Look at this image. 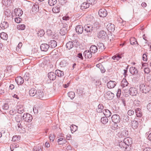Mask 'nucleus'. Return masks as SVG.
<instances>
[{"label":"nucleus","mask_w":151,"mask_h":151,"mask_svg":"<svg viewBox=\"0 0 151 151\" xmlns=\"http://www.w3.org/2000/svg\"><path fill=\"white\" fill-rule=\"evenodd\" d=\"M140 90L143 93H146L150 90V87L145 83H141L140 85Z\"/></svg>","instance_id":"f257e3e1"},{"label":"nucleus","mask_w":151,"mask_h":151,"mask_svg":"<svg viewBox=\"0 0 151 151\" xmlns=\"http://www.w3.org/2000/svg\"><path fill=\"white\" fill-rule=\"evenodd\" d=\"M22 118L24 121L28 122H31L33 119L32 116L28 113L24 114L22 116Z\"/></svg>","instance_id":"f03ea898"},{"label":"nucleus","mask_w":151,"mask_h":151,"mask_svg":"<svg viewBox=\"0 0 151 151\" xmlns=\"http://www.w3.org/2000/svg\"><path fill=\"white\" fill-rule=\"evenodd\" d=\"M78 45L77 41L75 40L73 41H69L67 42L66 45V47L69 50H70L74 47H76Z\"/></svg>","instance_id":"7ed1b4c3"},{"label":"nucleus","mask_w":151,"mask_h":151,"mask_svg":"<svg viewBox=\"0 0 151 151\" xmlns=\"http://www.w3.org/2000/svg\"><path fill=\"white\" fill-rule=\"evenodd\" d=\"M84 31L88 34V35H90L92 31H93L92 25L90 24H87L84 26Z\"/></svg>","instance_id":"20e7f679"},{"label":"nucleus","mask_w":151,"mask_h":151,"mask_svg":"<svg viewBox=\"0 0 151 151\" xmlns=\"http://www.w3.org/2000/svg\"><path fill=\"white\" fill-rule=\"evenodd\" d=\"M107 34L105 32L101 30L97 34V37L100 39L105 40Z\"/></svg>","instance_id":"39448f33"},{"label":"nucleus","mask_w":151,"mask_h":151,"mask_svg":"<svg viewBox=\"0 0 151 151\" xmlns=\"http://www.w3.org/2000/svg\"><path fill=\"white\" fill-rule=\"evenodd\" d=\"M128 131L125 129H123L120 133H119L118 136L120 138H123L127 137L128 135Z\"/></svg>","instance_id":"423d86ee"},{"label":"nucleus","mask_w":151,"mask_h":151,"mask_svg":"<svg viewBox=\"0 0 151 151\" xmlns=\"http://www.w3.org/2000/svg\"><path fill=\"white\" fill-rule=\"evenodd\" d=\"M111 119L112 121L115 123H118L120 121V116L116 114L113 115L111 117Z\"/></svg>","instance_id":"0eeeda50"},{"label":"nucleus","mask_w":151,"mask_h":151,"mask_svg":"<svg viewBox=\"0 0 151 151\" xmlns=\"http://www.w3.org/2000/svg\"><path fill=\"white\" fill-rule=\"evenodd\" d=\"M98 13L99 16L102 17H106L107 14L106 10L104 9H100L99 10Z\"/></svg>","instance_id":"6e6552de"},{"label":"nucleus","mask_w":151,"mask_h":151,"mask_svg":"<svg viewBox=\"0 0 151 151\" xmlns=\"http://www.w3.org/2000/svg\"><path fill=\"white\" fill-rule=\"evenodd\" d=\"M104 96L108 100H111L114 97V94L110 91H108L104 94Z\"/></svg>","instance_id":"1a4fd4ad"},{"label":"nucleus","mask_w":151,"mask_h":151,"mask_svg":"<svg viewBox=\"0 0 151 151\" xmlns=\"http://www.w3.org/2000/svg\"><path fill=\"white\" fill-rule=\"evenodd\" d=\"M129 94L131 96H135L137 94V90L136 88L134 87L130 88L129 90Z\"/></svg>","instance_id":"9d476101"},{"label":"nucleus","mask_w":151,"mask_h":151,"mask_svg":"<svg viewBox=\"0 0 151 151\" xmlns=\"http://www.w3.org/2000/svg\"><path fill=\"white\" fill-rule=\"evenodd\" d=\"M44 93L42 91L40 90H38L36 94L35 97L41 99L44 97Z\"/></svg>","instance_id":"9b49d317"},{"label":"nucleus","mask_w":151,"mask_h":151,"mask_svg":"<svg viewBox=\"0 0 151 151\" xmlns=\"http://www.w3.org/2000/svg\"><path fill=\"white\" fill-rule=\"evenodd\" d=\"M106 27L108 30L110 32H113L115 30V26L111 23H108Z\"/></svg>","instance_id":"f8f14e48"},{"label":"nucleus","mask_w":151,"mask_h":151,"mask_svg":"<svg viewBox=\"0 0 151 151\" xmlns=\"http://www.w3.org/2000/svg\"><path fill=\"white\" fill-rule=\"evenodd\" d=\"M137 118H135L131 121V124L132 127L134 129H137L138 126V123L136 120Z\"/></svg>","instance_id":"ddd939ff"},{"label":"nucleus","mask_w":151,"mask_h":151,"mask_svg":"<svg viewBox=\"0 0 151 151\" xmlns=\"http://www.w3.org/2000/svg\"><path fill=\"white\" fill-rule=\"evenodd\" d=\"M40 47L42 51L46 52L48 50L50 47L48 44L46 43H43L41 45Z\"/></svg>","instance_id":"4468645a"},{"label":"nucleus","mask_w":151,"mask_h":151,"mask_svg":"<svg viewBox=\"0 0 151 151\" xmlns=\"http://www.w3.org/2000/svg\"><path fill=\"white\" fill-rule=\"evenodd\" d=\"M124 141L127 147L130 145L132 143V139L130 137H126L124 139Z\"/></svg>","instance_id":"2eb2a0df"},{"label":"nucleus","mask_w":151,"mask_h":151,"mask_svg":"<svg viewBox=\"0 0 151 151\" xmlns=\"http://www.w3.org/2000/svg\"><path fill=\"white\" fill-rule=\"evenodd\" d=\"M14 13L16 16L21 17L23 14L22 10L20 8H15L14 10Z\"/></svg>","instance_id":"dca6fc26"},{"label":"nucleus","mask_w":151,"mask_h":151,"mask_svg":"<svg viewBox=\"0 0 151 151\" xmlns=\"http://www.w3.org/2000/svg\"><path fill=\"white\" fill-rule=\"evenodd\" d=\"M97 45L99 52L103 51L105 48L104 45L102 42H99Z\"/></svg>","instance_id":"f3484780"},{"label":"nucleus","mask_w":151,"mask_h":151,"mask_svg":"<svg viewBox=\"0 0 151 151\" xmlns=\"http://www.w3.org/2000/svg\"><path fill=\"white\" fill-rule=\"evenodd\" d=\"M75 30L77 33L81 34L83 31V28L81 25H78L76 27Z\"/></svg>","instance_id":"a211bd4d"},{"label":"nucleus","mask_w":151,"mask_h":151,"mask_svg":"<svg viewBox=\"0 0 151 151\" xmlns=\"http://www.w3.org/2000/svg\"><path fill=\"white\" fill-rule=\"evenodd\" d=\"M116 83L113 81H110L107 84V86L108 88H114L116 85Z\"/></svg>","instance_id":"6ab92c4d"},{"label":"nucleus","mask_w":151,"mask_h":151,"mask_svg":"<svg viewBox=\"0 0 151 151\" xmlns=\"http://www.w3.org/2000/svg\"><path fill=\"white\" fill-rule=\"evenodd\" d=\"M83 55L86 58H90L92 57V53L89 50H86L83 53Z\"/></svg>","instance_id":"aec40b11"},{"label":"nucleus","mask_w":151,"mask_h":151,"mask_svg":"<svg viewBox=\"0 0 151 151\" xmlns=\"http://www.w3.org/2000/svg\"><path fill=\"white\" fill-rule=\"evenodd\" d=\"M48 78L51 80L53 81L56 78V74L53 72H50L48 73Z\"/></svg>","instance_id":"412c9836"},{"label":"nucleus","mask_w":151,"mask_h":151,"mask_svg":"<svg viewBox=\"0 0 151 151\" xmlns=\"http://www.w3.org/2000/svg\"><path fill=\"white\" fill-rule=\"evenodd\" d=\"M49 47L52 48H54L57 46V42L54 40H50L49 42Z\"/></svg>","instance_id":"4be33fe9"},{"label":"nucleus","mask_w":151,"mask_h":151,"mask_svg":"<svg viewBox=\"0 0 151 151\" xmlns=\"http://www.w3.org/2000/svg\"><path fill=\"white\" fill-rule=\"evenodd\" d=\"M122 54H117L116 55L113 56L112 58L115 60V62H116L118 61L120 59L122 58Z\"/></svg>","instance_id":"5701e85b"},{"label":"nucleus","mask_w":151,"mask_h":151,"mask_svg":"<svg viewBox=\"0 0 151 151\" xmlns=\"http://www.w3.org/2000/svg\"><path fill=\"white\" fill-rule=\"evenodd\" d=\"M138 71L137 69L135 67H132L129 68V72L132 75L137 74L138 73Z\"/></svg>","instance_id":"b1692460"},{"label":"nucleus","mask_w":151,"mask_h":151,"mask_svg":"<svg viewBox=\"0 0 151 151\" xmlns=\"http://www.w3.org/2000/svg\"><path fill=\"white\" fill-rule=\"evenodd\" d=\"M17 112L19 114L23 113L24 110L22 105H18L17 107Z\"/></svg>","instance_id":"393cba45"},{"label":"nucleus","mask_w":151,"mask_h":151,"mask_svg":"<svg viewBox=\"0 0 151 151\" xmlns=\"http://www.w3.org/2000/svg\"><path fill=\"white\" fill-rule=\"evenodd\" d=\"M15 81L18 85L22 84L24 82L23 79L21 76L18 77L16 78Z\"/></svg>","instance_id":"a878e982"},{"label":"nucleus","mask_w":151,"mask_h":151,"mask_svg":"<svg viewBox=\"0 0 151 151\" xmlns=\"http://www.w3.org/2000/svg\"><path fill=\"white\" fill-rule=\"evenodd\" d=\"M142 110L140 109L137 108L135 110V112L137 117H141L142 115Z\"/></svg>","instance_id":"bb28decb"},{"label":"nucleus","mask_w":151,"mask_h":151,"mask_svg":"<svg viewBox=\"0 0 151 151\" xmlns=\"http://www.w3.org/2000/svg\"><path fill=\"white\" fill-rule=\"evenodd\" d=\"M89 50L92 53H94L97 52L98 48L96 45H92L90 47Z\"/></svg>","instance_id":"cd10ccee"},{"label":"nucleus","mask_w":151,"mask_h":151,"mask_svg":"<svg viewBox=\"0 0 151 151\" xmlns=\"http://www.w3.org/2000/svg\"><path fill=\"white\" fill-rule=\"evenodd\" d=\"M37 91L34 88L31 89L29 91V95L31 96L35 97Z\"/></svg>","instance_id":"c85d7f7f"},{"label":"nucleus","mask_w":151,"mask_h":151,"mask_svg":"<svg viewBox=\"0 0 151 151\" xmlns=\"http://www.w3.org/2000/svg\"><path fill=\"white\" fill-rule=\"evenodd\" d=\"M89 6V4L87 2H84L81 4V10H83L84 9H86L88 8Z\"/></svg>","instance_id":"c756f323"},{"label":"nucleus","mask_w":151,"mask_h":151,"mask_svg":"<svg viewBox=\"0 0 151 151\" xmlns=\"http://www.w3.org/2000/svg\"><path fill=\"white\" fill-rule=\"evenodd\" d=\"M128 84L129 83L126 80V78H124L122 80L121 82V86H122V88H124L127 86Z\"/></svg>","instance_id":"7c9ffc66"},{"label":"nucleus","mask_w":151,"mask_h":151,"mask_svg":"<svg viewBox=\"0 0 151 151\" xmlns=\"http://www.w3.org/2000/svg\"><path fill=\"white\" fill-rule=\"evenodd\" d=\"M103 112L104 115L107 117H110L111 114L110 111L107 109H104L103 110Z\"/></svg>","instance_id":"2f4dec72"},{"label":"nucleus","mask_w":151,"mask_h":151,"mask_svg":"<svg viewBox=\"0 0 151 151\" xmlns=\"http://www.w3.org/2000/svg\"><path fill=\"white\" fill-rule=\"evenodd\" d=\"M118 145L120 148L124 149V150L126 149L127 148L124 140L123 142L122 141L119 142Z\"/></svg>","instance_id":"473e14b6"},{"label":"nucleus","mask_w":151,"mask_h":151,"mask_svg":"<svg viewBox=\"0 0 151 151\" xmlns=\"http://www.w3.org/2000/svg\"><path fill=\"white\" fill-rule=\"evenodd\" d=\"M55 73L56 74V76L58 77H60L64 75L63 72L59 70H56Z\"/></svg>","instance_id":"72a5a7b5"},{"label":"nucleus","mask_w":151,"mask_h":151,"mask_svg":"<svg viewBox=\"0 0 151 151\" xmlns=\"http://www.w3.org/2000/svg\"><path fill=\"white\" fill-rule=\"evenodd\" d=\"M39 8V6L38 5H33L32 7V11L34 13H36L38 11Z\"/></svg>","instance_id":"f704fd0d"},{"label":"nucleus","mask_w":151,"mask_h":151,"mask_svg":"<svg viewBox=\"0 0 151 151\" xmlns=\"http://www.w3.org/2000/svg\"><path fill=\"white\" fill-rule=\"evenodd\" d=\"M14 117L16 121L17 122H20L22 120V117L21 114H16Z\"/></svg>","instance_id":"c9c22d12"},{"label":"nucleus","mask_w":151,"mask_h":151,"mask_svg":"<svg viewBox=\"0 0 151 151\" xmlns=\"http://www.w3.org/2000/svg\"><path fill=\"white\" fill-rule=\"evenodd\" d=\"M45 34L44 31L43 29H41L38 31L37 34L38 37H41L44 35Z\"/></svg>","instance_id":"e433bc0d"},{"label":"nucleus","mask_w":151,"mask_h":151,"mask_svg":"<svg viewBox=\"0 0 151 151\" xmlns=\"http://www.w3.org/2000/svg\"><path fill=\"white\" fill-rule=\"evenodd\" d=\"M0 37L3 40H6L8 38L7 35L5 32H3L0 34Z\"/></svg>","instance_id":"4c0bfd02"},{"label":"nucleus","mask_w":151,"mask_h":151,"mask_svg":"<svg viewBox=\"0 0 151 151\" xmlns=\"http://www.w3.org/2000/svg\"><path fill=\"white\" fill-rule=\"evenodd\" d=\"M104 109V106L102 104H99L98 106V108L96 109L97 112L101 113L102 112Z\"/></svg>","instance_id":"58836bf2"},{"label":"nucleus","mask_w":151,"mask_h":151,"mask_svg":"<svg viewBox=\"0 0 151 151\" xmlns=\"http://www.w3.org/2000/svg\"><path fill=\"white\" fill-rule=\"evenodd\" d=\"M0 26L4 29L6 28L9 26L8 23L6 22H4L0 25Z\"/></svg>","instance_id":"ea45409f"},{"label":"nucleus","mask_w":151,"mask_h":151,"mask_svg":"<svg viewBox=\"0 0 151 151\" xmlns=\"http://www.w3.org/2000/svg\"><path fill=\"white\" fill-rule=\"evenodd\" d=\"M92 26L93 28V31H96L97 29H99L100 27V25L96 22L94 23Z\"/></svg>","instance_id":"a19ab883"},{"label":"nucleus","mask_w":151,"mask_h":151,"mask_svg":"<svg viewBox=\"0 0 151 151\" xmlns=\"http://www.w3.org/2000/svg\"><path fill=\"white\" fill-rule=\"evenodd\" d=\"M67 32V29L65 27H63L60 29V33L61 35H65Z\"/></svg>","instance_id":"79ce46f5"},{"label":"nucleus","mask_w":151,"mask_h":151,"mask_svg":"<svg viewBox=\"0 0 151 151\" xmlns=\"http://www.w3.org/2000/svg\"><path fill=\"white\" fill-rule=\"evenodd\" d=\"M122 119L125 122H128L129 120V116L126 114H124L122 116Z\"/></svg>","instance_id":"37998d69"},{"label":"nucleus","mask_w":151,"mask_h":151,"mask_svg":"<svg viewBox=\"0 0 151 151\" xmlns=\"http://www.w3.org/2000/svg\"><path fill=\"white\" fill-rule=\"evenodd\" d=\"M60 7L59 6H57L53 7L52 9V11L55 13H58L60 12Z\"/></svg>","instance_id":"c03bdc74"},{"label":"nucleus","mask_w":151,"mask_h":151,"mask_svg":"<svg viewBox=\"0 0 151 151\" xmlns=\"http://www.w3.org/2000/svg\"><path fill=\"white\" fill-rule=\"evenodd\" d=\"M57 0H48V3L51 6H54L57 3Z\"/></svg>","instance_id":"a18cd8bd"},{"label":"nucleus","mask_w":151,"mask_h":151,"mask_svg":"<svg viewBox=\"0 0 151 151\" xmlns=\"http://www.w3.org/2000/svg\"><path fill=\"white\" fill-rule=\"evenodd\" d=\"M17 28L19 30H23L25 28V25L23 24H18L17 25Z\"/></svg>","instance_id":"49530a36"},{"label":"nucleus","mask_w":151,"mask_h":151,"mask_svg":"<svg viewBox=\"0 0 151 151\" xmlns=\"http://www.w3.org/2000/svg\"><path fill=\"white\" fill-rule=\"evenodd\" d=\"M142 69L144 70L145 73L146 74H149L150 71V68L148 67H146L144 68L142 67Z\"/></svg>","instance_id":"de8ad7c7"},{"label":"nucleus","mask_w":151,"mask_h":151,"mask_svg":"<svg viewBox=\"0 0 151 151\" xmlns=\"http://www.w3.org/2000/svg\"><path fill=\"white\" fill-rule=\"evenodd\" d=\"M107 117L106 116L103 117L101 118V121L103 124H106L108 122V119Z\"/></svg>","instance_id":"09e8293b"},{"label":"nucleus","mask_w":151,"mask_h":151,"mask_svg":"<svg viewBox=\"0 0 151 151\" xmlns=\"http://www.w3.org/2000/svg\"><path fill=\"white\" fill-rule=\"evenodd\" d=\"M68 95L69 97L72 99L74 98L75 96V94L73 92H69L68 93Z\"/></svg>","instance_id":"8fccbe9b"},{"label":"nucleus","mask_w":151,"mask_h":151,"mask_svg":"<svg viewBox=\"0 0 151 151\" xmlns=\"http://www.w3.org/2000/svg\"><path fill=\"white\" fill-rule=\"evenodd\" d=\"M130 43L132 45L137 44V42L136 39L134 38H132L130 39Z\"/></svg>","instance_id":"3c124183"},{"label":"nucleus","mask_w":151,"mask_h":151,"mask_svg":"<svg viewBox=\"0 0 151 151\" xmlns=\"http://www.w3.org/2000/svg\"><path fill=\"white\" fill-rule=\"evenodd\" d=\"M67 63L66 60H63L60 63V65L61 67H64L66 65Z\"/></svg>","instance_id":"603ef678"},{"label":"nucleus","mask_w":151,"mask_h":151,"mask_svg":"<svg viewBox=\"0 0 151 151\" xmlns=\"http://www.w3.org/2000/svg\"><path fill=\"white\" fill-rule=\"evenodd\" d=\"M20 138V136H14L12 139V141L13 142L17 141H18Z\"/></svg>","instance_id":"864d4df0"},{"label":"nucleus","mask_w":151,"mask_h":151,"mask_svg":"<svg viewBox=\"0 0 151 151\" xmlns=\"http://www.w3.org/2000/svg\"><path fill=\"white\" fill-rule=\"evenodd\" d=\"M71 130L73 132H75L78 129V127L74 125H72L70 127Z\"/></svg>","instance_id":"5fc2aeb1"},{"label":"nucleus","mask_w":151,"mask_h":151,"mask_svg":"<svg viewBox=\"0 0 151 151\" xmlns=\"http://www.w3.org/2000/svg\"><path fill=\"white\" fill-rule=\"evenodd\" d=\"M55 138V136L54 134H50L49 136V138L50 140L53 142Z\"/></svg>","instance_id":"6e6d98bb"},{"label":"nucleus","mask_w":151,"mask_h":151,"mask_svg":"<svg viewBox=\"0 0 151 151\" xmlns=\"http://www.w3.org/2000/svg\"><path fill=\"white\" fill-rule=\"evenodd\" d=\"M46 33L49 36H52L53 35V33L50 29H47L46 31Z\"/></svg>","instance_id":"4d7b16f0"},{"label":"nucleus","mask_w":151,"mask_h":151,"mask_svg":"<svg viewBox=\"0 0 151 151\" xmlns=\"http://www.w3.org/2000/svg\"><path fill=\"white\" fill-rule=\"evenodd\" d=\"M22 20L21 18L19 17H17L15 18L14 20L17 23H19Z\"/></svg>","instance_id":"13d9d810"},{"label":"nucleus","mask_w":151,"mask_h":151,"mask_svg":"<svg viewBox=\"0 0 151 151\" xmlns=\"http://www.w3.org/2000/svg\"><path fill=\"white\" fill-rule=\"evenodd\" d=\"M33 151H42V149L41 147H34L33 149Z\"/></svg>","instance_id":"bf43d9fd"},{"label":"nucleus","mask_w":151,"mask_h":151,"mask_svg":"<svg viewBox=\"0 0 151 151\" xmlns=\"http://www.w3.org/2000/svg\"><path fill=\"white\" fill-rule=\"evenodd\" d=\"M95 84L96 86H98L100 87L101 86V82L100 81L98 80L96 82Z\"/></svg>","instance_id":"052dcab7"},{"label":"nucleus","mask_w":151,"mask_h":151,"mask_svg":"<svg viewBox=\"0 0 151 151\" xmlns=\"http://www.w3.org/2000/svg\"><path fill=\"white\" fill-rule=\"evenodd\" d=\"M3 109L4 110H7L9 108V106L8 104L5 103L3 106Z\"/></svg>","instance_id":"680f3d73"},{"label":"nucleus","mask_w":151,"mask_h":151,"mask_svg":"<svg viewBox=\"0 0 151 151\" xmlns=\"http://www.w3.org/2000/svg\"><path fill=\"white\" fill-rule=\"evenodd\" d=\"M121 93V91L120 89H119L116 93V96L118 98L120 97Z\"/></svg>","instance_id":"e2e57ef3"},{"label":"nucleus","mask_w":151,"mask_h":151,"mask_svg":"<svg viewBox=\"0 0 151 151\" xmlns=\"http://www.w3.org/2000/svg\"><path fill=\"white\" fill-rule=\"evenodd\" d=\"M87 1L89 3V4H93L96 3L95 0H87Z\"/></svg>","instance_id":"0e129e2a"},{"label":"nucleus","mask_w":151,"mask_h":151,"mask_svg":"<svg viewBox=\"0 0 151 151\" xmlns=\"http://www.w3.org/2000/svg\"><path fill=\"white\" fill-rule=\"evenodd\" d=\"M127 114L129 115H132L134 114V112L133 110L130 109L128 111Z\"/></svg>","instance_id":"69168bd1"},{"label":"nucleus","mask_w":151,"mask_h":151,"mask_svg":"<svg viewBox=\"0 0 151 151\" xmlns=\"http://www.w3.org/2000/svg\"><path fill=\"white\" fill-rule=\"evenodd\" d=\"M117 123H115L113 125L111 126V129L113 130H115L117 129L118 128V125L117 124Z\"/></svg>","instance_id":"338daca9"},{"label":"nucleus","mask_w":151,"mask_h":151,"mask_svg":"<svg viewBox=\"0 0 151 151\" xmlns=\"http://www.w3.org/2000/svg\"><path fill=\"white\" fill-rule=\"evenodd\" d=\"M147 108L149 111H151V102L147 104Z\"/></svg>","instance_id":"774afa93"}]
</instances>
